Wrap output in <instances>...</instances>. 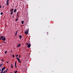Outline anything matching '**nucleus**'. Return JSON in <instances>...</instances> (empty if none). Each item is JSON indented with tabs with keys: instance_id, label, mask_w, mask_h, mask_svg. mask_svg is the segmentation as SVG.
I'll return each instance as SVG.
<instances>
[{
	"instance_id": "e433bc0d",
	"label": "nucleus",
	"mask_w": 73,
	"mask_h": 73,
	"mask_svg": "<svg viewBox=\"0 0 73 73\" xmlns=\"http://www.w3.org/2000/svg\"><path fill=\"white\" fill-rule=\"evenodd\" d=\"M4 43H6V42H4Z\"/></svg>"
},
{
	"instance_id": "39448f33",
	"label": "nucleus",
	"mask_w": 73,
	"mask_h": 73,
	"mask_svg": "<svg viewBox=\"0 0 73 73\" xmlns=\"http://www.w3.org/2000/svg\"><path fill=\"white\" fill-rule=\"evenodd\" d=\"M28 48H30L31 47V44H30L29 45L27 46Z\"/></svg>"
},
{
	"instance_id": "5701e85b",
	"label": "nucleus",
	"mask_w": 73,
	"mask_h": 73,
	"mask_svg": "<svg viewBox=\"0 0 73 73\" xmlns=\"http://www.w3.org/2000/svg\"><path fill=\"white\" fill-rule=\"evenodd\" d=\"M3 68V69H5V67H4Z\"/></svg>"
},
{
	"instance_id": "a19ab883",
	"label": "nucleus",
	"mask_w": 73,
	"mask_h": 73,
	"mask_svg": "<svg viewBox=\"0 0 73 73\" xmlns=\"http://www.w3.org/2000/svg\"><path fill=\"white\" fill-rule=\"evenodd\" d=\"M8 70V68H7V70Z\"/></svg>"
},
{
	"instance_id": "ddd939ff",
	"label": "nucleus",
	"mask_w": 73,
	"mask_h": 73,
	"mask_svg": "<svg viewBox=\"0 0 73 73\" xmlns=\"http://www.w3.org/2000/svg\"><path fill=\"white\" fill-rule=\"evenodd\" d=\"M11 68H13V66H12V64H11Z\"/></svg>"
},
{
	"instance_id": "0eeeda50",
	"label": "nucleus",
	"mask_w": 73,
	"mask_h": 73,
	"mask_svg": "<svg viewBox=\"0 0 73 73\" xmlns=\"http://www.w3.org/2000/svg\"><path fill=\"white\" fill-rule=\"evenodd\" d=\"M3 64H4L3 63H2V64H0V67H1L2 65H3Z\"/></svg>"
},
{
	"instance_id": "a211bd4d",
	"label": "nucleus",
	"mask_w": 73,
	"mask_h": 73,
	"mask_svg": "<svg viewBox=\"0 0 73 73\" xmlns=\"http://www.w3.org/2000/svg\"><path fill=\"white\" fill-rule=\"evenodd\" d=\"M6 3H9V0H7Z\"/></svg>"
},
{
	"instance_id": "f3484780",
	"label": "nucleus",
	"mask_w": 73,
	"mask_h": 73,
	"mask_svg": "<svg viewBox=\"0 0 73 73\" xmlns=\"http://www.w3.org/2000/svg\"><path fill=\"white\" fill-rule=\"evenodd\" d=\"M3 13H2V12H1V15H3Z\"/></svg>"
},
{
	"instance_id": "1a4fd4ad",
	"label": "nucleus",
	"mask_w": 73,
	"mask_h": 73,
	"mask_svg": "<svg viewBox=\"0 0 73 73\" xmlns=\"http://www.w3.org/2000/svg\"><path fill=\"white\" fill-rule=\"evenodd\" d=\"M6 4L7 6L9 5V2H6Z\"/></svg>"
},
{
	"instance_id": "c03bdc74",
	"label": "nucleus",
	"mask_w": 73,
	"mask_h": 73,
	"mask_svg": "<svg viewBox=\"0 0 73 73\" xmlns=\"http://www.w3.org/2000/svg\"><path fill=\"white\" fill-rule=\"evenodd\" d=\"M10 73H12V72H10Z\"/></svg>"
},
{
	"instance_id": "a878e982",
	"label": "nucleus",
	"mask_w": 73,
	"mask_h": 73,
	"mask_svg": "<svg viewBox=\"0 0 73 73\" xmlns=\"http://www.w3.org/2000/svg\"><path fill=\"white\" fill-rule=\"evenodd\" d=\"M16 57H18V55H16Z\"/></svg>"
},
{
	"instance_id": "cd10ccee",
	"label": "nucleus",
	"mask_w": 73,
	"mask_h": 73,
	"mask_svg": "<svg viewBox=\"0 0 73 73\" xmlns=\"http://www.w3.org/2000/svg\"><path fill=\"white\" fill-rule=\"evenodd\" d=\"M14 15H13V17L12 18H13L14 17V16H13Z\"/></svg>"
},
{
	"instance_id": "4c0bfd02",
	"label": "nucleus",
	"mask_w": 73,
	"mask_h": 73,
	"mask_svg": "<svg viewBox=\"0 0 73 73\" xmlns=\"http://www.w3.org/2000/svg\"><path fill=\"white\" fill-rule=\"evenodd\" d=\"M1 69H0V71H1Z\"/></svg>"
},
{
	"instance_id": "473e14b6",
	"label": "nucleus",
	"mask_w": 73,
	"mask_h": 73,
	"mask_svg": "<svg viewBox=\"0 0 73 73\" xmlns=\"http://www.w3.org/2000/svg\"><path fill=\"white\" fill-rule=\"evenodd\" d=\"M2 60L3 61H4V60H3V59H2Z\"/></svg>"
},
{
	"instance_id": "c9c22d12",
	"label": "nucleus",
	"mask_w": 73,
	"mask_h": 73,
	"mask_svg": "<svg viewBox=\"0 0 73 73\" xmlns=\"http://www.w3.org/2000/svg\"><path fill=\"white\" fill-rule=\"evenodd\" d=\"M3 73H5V71H4Z\"/></svg>"
},
{
	"instance_id": "412c9836",
	"label": "nucleus",
	"mask_w": 73,
	"mask_h": 73,
	"mask_svg": "<svg viewBox=\"0 0 73 73\" xmlns=\"http://www.w3.org/2000/svg\"><path fill=\"white\" fill-rule=\"evenodd\" d=\"M13 58H14L15 57V55H13Z\"/></svg>"
},
{
	"instance_id": "a18cd8bd",
	"label": "nucleus",
	"mask_w": 73,
	"mask_h": 73,
	"mask_svg": "<svg viewBox=\"0 0 73 73\" xmlns=\"http://www.w3.org/2000/svg\"><path fill=\"white\" fill-rule=\"evenodd\" d=\"M1 73H2V72H1Z\"/></svg>"
},
{
	"instance_id": "20e7f679",
	"label": "nucleus",
	"mask_w": 73,
	"mask_h": 73,
	"mask_svg": "<svg viewBox=\"0 0 73 73\" xmlns=\"http://www.w3.org/2000/svg\"><path fill=\"white\" fill-rule=\"evenodd\" d=\"M20 46H21V44H19L17 45V48H19V47H20Z\"/></svg>"
},
{
	"instance_id": "7ed1b4c3",
	"label": "nucleus",
	"mask_w": 73,
	"mask_h": 73,
	"mask_svg": "<svg viewBox=\"0 0 73 73\" xmlns=\"http://www.w3.org/2000/svg\"><path fill=\"white\" fill-rule=\"evenodd\" d=\"M28 31H29V30H28L27 31H25V34L28 35Z\"/></svg>"
},
{
	"instance_id": "4468645a",
	"label": "nucleus",
	"mask_w": 73,
	"mask_h": 73,
	"mask_svg": "<svg viewBox=\"0 0 73 73\" xmlns=\"http://www.w3.org/2000/svg\"><path fill=\"white\" fill-rule=\"evenodd\" d=\"M24 24V21H22V24Z\"/></svg>"
},
{
	"instance_id": "72a5a7b5",
	"label": "nucleus",
	"mask_w": 73,
	"mask_h": 73,
	"mask_svg": "<svg viewBox=\"0 0 73 73\" xmlns=\"http://www.w3.org/2000/svg\"><path fill=\"white\" fill-rule=\"evenodd\" d=\"M19 16H18V19L19 18Z\"/></svg>"
},
{
	"instance_id": "9d476101",
	"label": "nucleus",
	"mask_w": 73,
	"mask_h": 73,
	"mask_svg": "<svg viewBox=\"0 0 73 73\" xmlns=\"http://www.w3.org/2000/svg\"><path fill=\"white\" fill-rule=\"evenodd\" d=\"M16 9H15L14 11V13H15V12H16Z\"/></svg>"
},
{
	"instance_id": "c756f323",
	"label": "nucleus",
	"mask_w": 73,
	"mask_h": 73,
	"mask_svg": "<svg viewBox=\"0 0 73 73\" xmlns=\"http://www.w3.org/2000/svg\"><path fill=\"white\" fill-rule=\"evenodd\" d=\"M19 58H20V57H21L20 55H19Z\"/></svg>"
},
{
	"instance_id": "2f4dec72",
	"label": "nucleus",
	"mask_w": 73,
	"mask_h": 73,
	"mask_svg": "<svg viewBox=\"0 0 73 73\" xmlns=\"http://www.w3.org/2000/svg\"><path fill=\"white\" fill-rule=\"evenodd\" d=\"M15 68H17V66H15Z\"/></svg>"
},
{
	"instance_id": "423d86ee",
	"label": "nucleus",
	"mask_w": 73,
	"mask_h": 73,
	"mask_svg": "<svg viewBox=\"0 0 73 73\" xmlns=\"http://www.w3.org/2000/svg\"><path fill=\"white\" fill-rule=\"evenodd\" d=\"M17 31H16V32L15 33V36H17Z\"/></svg>"
},
{
	"instance_id": "bb28decb",
	"label": "nucleus",
	"mask_w": 73,
	"mask_h": 73,
	"mask_svg": "<svg viewBox=\"0 0 73 73\" xmlns=\"http://www.w3.org/2000/svg\"><path fill=\"white\" fill-rule=\"evenodd\" d=\"M0 8H1V5H0Z\"/></svg>"
},
{
	"instance_id": "6ab92c4d",
	"label": "nucleus",
	"mask_w": 73,
	"mask_h": 73,
	"mask_svg": "<svg viewBox=\"0 0 73 73\" xmlns=\"http://www.w3.org/2000/svg\"><path fill=\"white\" fill-rule=\"evenodd\" d=\"M7 51H6L5 52V54H7Z\"/></svg>"
},
{
	"instance_id": "9b49d317",
	"label": "nucleus",
	"mask_w": 73,
	"mask_h": 73,
	"mask_svg": "<svg viewBox=\"0 0 73 73\" xmlns=\"http://www.w3.org/2000/svg\"><path fill=\"white\" fill-rule=\"evenodd\" d=\"M19 20V19L18 18H17V19H16L15 20V21H17Z\"/></svg>"
},
{
	"instance_id": "2eb2a0df",
	"label": "nucleus",
	"mask_w": 73,
	"mask_h": 73,
	"mask_svg": "<svg viewBox=\"0 0 73 73\" xmlns=\"http://www.w3.org/2000/svg\"><path fill=\"white\" fill-rule=\"evenodd\" d=\"M26 44L27 45H29L30 44H29L27 43H26Z\"/></svg>"
},
{
	"instance_id": "f704fd0d",
	"label": "nucleus",
	"mask_w": 73,
	"mask_h": 73,
	"mask_svg": "<svg viewBox=\"0 0 73 73\" xmlns=\"http://www.w3.org/2000/svg\"><path fill=\"white\" fill-rule=\"evenodd\" d=\"M1 40V38H0V40Z\"/></svg>"
},
{
	"instance_id": "f8f14e48",
	"label": "nucleus",
	"mask_w": 73,
	"mask_h": 73,
	"mask_svg": "<svg viewBox=\"0 0 73 73\" xmlns=\"http://www.w3.org/2000/svg\"><path fill=\"white\" fill-rule=\"evenodd\" d=\"M10 14L11 15H12V14H13V11H12L11 12V13H10Z\"/></svg>"
},
{
	"instance_id": "6e6552de",
	"label": "nucleus",
	"mask_w": 73,
	"mask_h": 73,
	"mask_svg": "<svg viewBox=\"0 0 73 73\" xmlns=\"http://www.w3.org/2000/svg\"><path fill=\"white\" fill-rule=\"evenodd\" d=\"M19 39H20L21 38H22V36H21V35H20L19 36Z\"/></svg>"
},
{
	"instance_id": "7c9ffc66",
	"label": "nucleus",
	"mask_w": 73,
	"mask_h": 73,
	"mask_svg": "<svg viewBox=\"0 0 73 73\" xmlns=\"http://www.w3.org/2000/svg\"><path fill=\"white\" fill-rule=\"evenodd\" d=\"M5 72H6V73H7V70H6Z\"/></svg>"
},
{
	"instance_id": "ea45409f",
	"label": "nucleus",
	"mask_w": 73,
	"mask_h": 73,
	"mask_svg": "<svg viewBox=\"0 0 73 73\" xmlns=\"http://www.w3.org/2000/svg\"><path fill=\"white\" fill-rule=\"evenodd\" d=\"M6 62L7 63H8V62Z\"/></svg>"
},
{
	"instance_id": "dca6fc26",
	"label": "nucleus",
	"mask_w": 73,
	"mask_h": 73,
	"mask_svg": "<svg viewBox=\"0 0 73 73\" xmlns=\"http://www.w3.org/2000/svg\"><path fill=\"white\" fill-rule=\"evenodd\" d=\"M14 73H17V71L16 70L15 71H14Z\"/></svg>"
},
{
	"instance_id": "aec40b11",
	"label": "nucleus",
	"mask_w": 73,
	"mask_h": 73,
	"mask_svg": "<svg viewBox=\"0 0 73 73\" xmlns=\"http://www.w3.org/2000/svg\"><path fill=\"white\" fill-rule=\"evenodd\" d=\"M17 15L18 16H19V14H18V13H17Z\"/></svg>"
},
{
	"instance_id": "79ce46f5",
	"label": "nucleus",
	"mask_w": 73,
	"mask_h": 73,
	"mask_svg": "<svg viewBox=\"0 0 73 73\" xmlns=\"http://www.w3.org/2000/svg\"><path fill=\"white\" fill-rule=\"evenodd\" d=\"M11 52H12V51H11Z\"/></svg>"
},
{
	"instance_id": "b1692460",
	"label": "nucleus",
	"mask_w": 73,
	"mask_h": 73,
	"mask_svg": "<svg viewBox=\"0 0 73 73\" xmlns=\"http://www.w3.org/2000/svg\"><path fill=\"white\" fill-rule=\"evenodd\" d=\"M13 10H14V9H11V10L12 11H13Z\"/></svg>"
},
{
	"instance_id": "58836bf2",
	"label": "nucleus",
	"mask_w": 73,
	"mask_h": 73,
	"mask_svg": "<svg viewBox=\"0 0 73 73\" xmlns=\"http://www.w3.org/2000/svg\"><path fill=\"white\" fill-rule=\"evenodd\" d=\"M4 6H3V8H4Z\"/></svg>"
},
{
	"instance_id": "f03ea898",
	"label": "nucleus",
	"mask_w": 73,
	"mask_h": 73,
	"mask_svg": "<svg viewBox=\"0 0 73 73\" xmlns=\"http://www.w3.org/2000/svg\"><path fill=\"white\" fill-rule=\"evenodd\" d=\"M16 59L17 60L19 63H21V60H20V59L18 57H17Z\"/></svg>"
},
{
	"instance_id": "37998d69",
	"label": "nucleus",
	"mask_w": 73,
	"mask_h": 73,
	"mask_svg": "<svg viewBox=\"0 0 73 73\" xmlns=\"http://www.w3.org/2000/svg\"><path fill=\"white\" fill-rule=\"evenodd\" d=\"M4 42L3 41V42Z\"/></svg>"
},
{
	"instance_id": "c85d7f7f",
	"label": "nucleus",
	"mask_w": 73,
	"mask_h": 73,
	"mask_svg": "<svg viewBox=\"0 0 73 73\" xmlns=\"http://www.w3.org/2000/svg\"><path fill=\"white\" fill-rule=\"evenodd\" d=\"M3 71L2 70L1 73H3Z\"/></svg>"
},
{
	"instance_id": "4be33fe9",
	"label": "nucleus",
	"mask_w": 73,
	"mask_h": 73,
	"mask_svg": "<svg viewBox=\"0 0 73 73\" xmlns=\"http://www.w3.org/2000/svg\"><path fill=\"white\" fill-rule=\"evenodd\" d=\"M16 64H17L16 62H15V66H16Z\"/></svg>"
},
{
	"instance_id": "393cba45",
	"label": "nucleus",
	"mask_w": 73,
	"mask_h": 73,
	"mask_svg": "<svg viewBox=\"0 0 73 73\" xmlns=\"http://www.w3.org/2000/svg\"><path fill=\"white\" fill-rule=\"evenodd\" d=\"M2 70L3 71V70H4V68H2Z\"/></svg>"
},
{
	"instance_id": "f257e3e1",
	"label": "nucleus",
	"mask_w": 73,
	"mask_h": 73,
	"mask_svg": "<svg viewBox=\"0 0 73 73\" xmlns=\"http://www.w3.org/2000/svg\"><path fill=\"white\" fill-rule=\"evenodd\" d=\"M0 38H1V40H3V41H5V40H6V38L4 37V36H1Z\"/></svg>"
},
{
	"instance_id": "49530a36",
	"label": "nucleus",
	"mask_w": 73,
	"mask_h": 73,
	"mask_svg": "<svg viewBox=\"0 0 73 73\" xmlns=\"http://www.w3.org/2000/svg\"><path fill=\"white\" fill-rule=\"evenodd\" d=\"M3 73H4V72H3Z\"/></svg>"
}]
</instances>
